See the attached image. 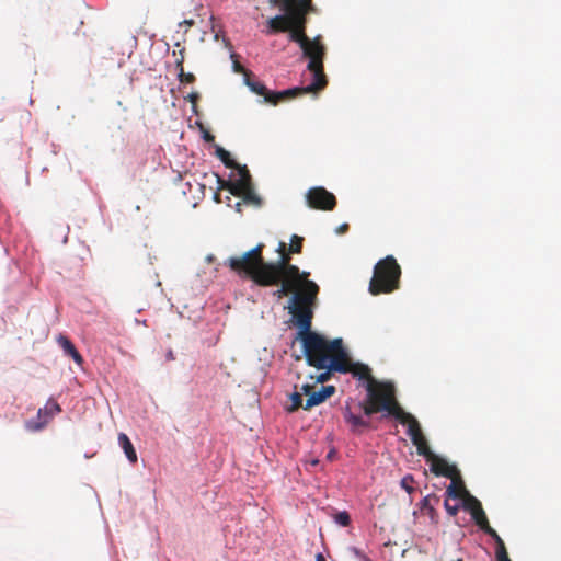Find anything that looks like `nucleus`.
<instances>
[{
    "mask_svg": "<svg viewBox=\"0 0 561 561\" xmlns=\"http://www.w3.org/2000/svg\"><path fill=\"white\" fill-rule=\"evenodd\" d=\"M304 354L309 366L317 369L336 370L339 373H351L354 378L364 380L369 385L370 380H377L371 375V369L363 363H352L342 339L332 341L323 335H310L307 340Z\"/></svg>",
    "mask_w": 561,
    "mask_h": 561,
    "instance_id": "nucleus-1",
    "label": "nucleus"
},
{
    "mask_svg": "<svg viewBox=\"0 0 561 561\" xmlns=\"http://www.w3.org/2000/svg\"><path fill=\"white\" fill-rule=\"evenodd\" d=\"M272 286H277L273 293L278 300L291 295L288 305V311L296 320L299 328L297 339L301 341L302 348L306 347L307 340L310 335L319 333L311 331L313 311L312 306L319 294V286L309 278L280 276V279Z\"/></svg>",
    "mask_w": 561,
    "mask_h": 561,
    "instance_id": "nucleus-2",
    "label": "nucleus"
},
{
    "mask_svg": "<svg viewBox=\"0 0 561 561\" xmlns=\"http://www.w3.org/2000/svg\"><path fill=\"white\" fill-rule=\"evenodd\" d=\"M287 33L289 41L299 44L304 56L309 58L307 68L313 75V81L310 85L318 91L324 89L328 84L323 68L325 48L320 41V36L310 39L307 36L306 31L291 26L287 30Z\"/></svg>",
    "mask_w": 561,
    "mask_h": 561,
    "instance_id": "nucleus-3",
    "label": "nucleus"
},
{
    "mask_svg": "<svg viewBox=\"0 0 561 561\" xmlns=\"http://www.w3.org/2000/svg\"><path fill=\"white\" fill-rule=\"evenodd\" d=\"M365 389L366 398L359 403L365 415L386 412L387 415L396 417L403 410L397 400L392 382L370 380L369 385H365Z\"/></svg>",
    "mask_w": 561,
    "mask_h": 561,
    "instance_id": "nucleus-4",
    "label": "nucleus"
},
{
    "mask_svg": "<svg viewBox=\"0 0 561 561\" xmlns=\"http://www.w3.org/2000/svg\"><path fill=\"white\" fill-rule=\"evenodd\" d=\"M401 267L392 255L379 260L369 282V293L374 296L390 294L400 287Z\"/></svg>",
    "mask_w": 561,
    "mask_h": 561,
    "instance_id": "nucleus-5",
    "label": "nucleus"
},
{
    "mask_svg": "<svg viewBox=\"0 0 561 561\" xmlns=\"http://www.w3.org/2000/svg\"><path fill=\"white\" fill-rule=\"evenodd\" d=\"M264 244L259 243L253 249L243 253L241 256H231L226 261V265L239 276L248 277L257 285V275L270 263L263 257Z\"/></svg>",
    "mask_w": 561,
    "mask_h": 561,
    "instance_id": "nucleus-6",
    "label": "nucleus"
},
{
    "mask_svg": "<svg viewBox=\"0 0 561 561\" xmlns=\"http://www.w3.org/2000/svg\"><path fill=\"white\" fill-rule=\"evenodd\" d=\"M291 254L289 250L278 255L274 262H270L262 273L257 275V285L261 287H272V284L278 282L280 276L308 278L309 272L300 271L297 265L291 264Z\"/></svg>",
    "mask_w": 561,
    "mask_h": 561,
    "instance_id": "nucleus-7",
    "label": "nucleus"
},
{
    "mask_svg": "<svg viewBox=\"0 0 561 561\" xmlns=\"http://www.w3.org/2000/svg\"><path fill=\"white\" fill-rule=\"evenodd\" d=\"M247 85L250 90L264 96V101L272 105H277L280 102L294 99L298 95L317 92L318 90L312 88L310 84L304 88H291L284 91H270L262 82L247 79Z\"/></svg>",
    "mask_w": 561,
    "mask_h": 561,
    "instance_id": "nucleus-8",
    "label": "nucleus"
},
{
    "mask_svg": "<svg viewBox=\"0 0 561 561\" xmlns=\"http://www.w3.org/2000/svg\"><path fill=\"white\" fill-rule=\"evenodd\" d=\"M307 204L310 208L320 210H333L336 206L334 194L322 186L311 187L306 194Z\"/></svg>",
    "mask_w": 561,
    "mask_h": 561,
    "instance_id": "nucleus-9",
    "label": "nucleus"
},
{
    "mask_svg": "<svg viewBox=\"0 0 561 561\" xmlns=\"http://www.w3.org/2000/svg\"><path fill=\"white\" fill-rule=\"evenodd\" d=\"M234 169H237L239 173L238 180L226 181L218 178V183L220 190H227L232 195H239L241 191H244V188L253 186V184L247 165L238 164V167H236Z\"/></svg>",
    "mask_w": 561,
    "mask_h": 561,
    "instance_id": "nucleus-10",
    "label": "nucleus"
},
{
    "mask_svg": "<svg viewBox=\"0 0 561 561\" xmlns=\"http://www.w3.org/2000/svg\"><path fill=\"white\" fill-rule=\"evenodd\" d=\"M270 4L279 7L284 12L288 13L290 26L306 31L307 14L306 10L288 7L290 0H268Z\"/></svg>",
    "mask_w": 561,
    "mask_h": 561,
    "instance_id": "nucleus-11",
    "label": "nucleus"
},
{
    "mask_svg": "<svg viewBox=\"0 0 561 561\" xmlns=\"http://www.w3.org/2000/svg\"><path fill=\"white\" fill-rule=\"evenodd\" d=\"M428 462H431V471L435 476H442L449 479L459 478V470L457 467L448 463L444 458L435 455Z\"/></svg>",
    "mask_w": 561,
    "mask_h": 561,
    "instance_id": "nucleus-12",
    "label": "nucleus"
},
{
    "mask_svg": "<svg viewBox=\"0 0 561 561\" xmlns=\"http://www.w3.org/2000/svg\"><path fill=\"white\" fill-rule=\"evenodd\" d=\"M334 393V386H322L319 391L313 390L312 393H310V397L306 400L304 410H310L311 408L321 404Z\"/></svg>",
    "mask_w": 561,
    "mask_h": 561,
    "instance_id": "nucleus-13",
    "label": "nucleus"
},
{
    "mask_svg": "<svg viewBox=\"0 0 561 561\" xmlns=\"http://www.w3.org/2000/svg\"><path fill=\"white\" fill-rule=\"evenodd\" d=\"M401 424L408 425V435L410 438L415 436H420L422 433L421 425L419 421L411 413L402 410L396 417Z\"/></svg>",
    "mask_w": 561,
    "mask_h": 561,
    "instance_id": "nucleus-14",
    "label": "nucleus"
},
{
    "mask_svg": "<svg viewBox=\"0 0 561 561\" xmlns=\"http://www.w3.org/2000/svg\"><path fill=\"white\" fill-rule=\"evenodd\" d=\"M267 34L285 33L290 28L288 13L270 18L267 21Z\"/></svg>",
    "mask_w": 561,
    "mask_h": 561,
    "instance_id": "nucleus-15",
    "label": "nucleus"
},
{
    "mask_svg": "<svg viewBox=\"0 0 561 561\" xmlns=\"http://www.w3.org/2000/svg\"><path fill=\"white\" fill-rule=\"evenodd\" d=\"M57 343L64 350L65 354L70 356L78 365H81L83 363V357L77 351L73 343L66 335L60 334L57 337Z\"/></svg>",
    "mask_w": 561,
    "mask_h": 561,
    "instance_id": "nucleus-16",
    "label": "nucleus"
},
{
    "mask_svg": "<svg viewBox=\"0 0 561 561\" xmlns=\"http://www.w3.org/2000/svg\"><path fill=\"white\" fill-rule=\"evenodd\" d=\"M474 523L482 529L485 534L491 536L492 538L497 536L499 534L490 526L488 517L482 507H476L473 515H471Z\"/></svg>",
    "mask_w": 561,
    "mask_h": 561,
    "instance_id": "nucleus-17",
    "label": "nucleus"
},
{
    "mask_svg": "<svg viewBox=\"0 0 561 561\" xmlns=\"http://www.w3.org/2000/svg\"><path fill=\"white\" fill-rule=\"evenodd\" d=\"M61 411L59 404L55 400H48L45 404L44 409H39L37 416L42 420V423L37 425L35 428H41L44 424L48 422L50 417Z\"/></svg>",
    "mask_w": 561,
    "mask_h": 561,
    "instance_id": "nucleus-18",
    "label": "nucleus"
},
{
    "mask_svg": "<svg viewBox=\"0 0 561 561\" xmlns=\"http://www.w3.org/2000/svg\"><path fill=\"white\" fill-rule=\"evenodd\" d=\"M344 420L352 426L353 431L368 427V421H365L360 415L354 414L347 405L344 410Z\"/></svg>",
    "mask_w": 561,
    "mask_h": 561,
    "instance_id": "nucleus-19",
    "label": "nucleus"
},
{
    "mask_svg": "<svg viewBox=\"0 0 561 561\" xmlns=\"http://www.w3.org/2000/svg\"><path fill=\"white\" fill-rule=\"evenodd\" d=\"M467 493L468 491L460 477L451 479V483L446 490L447 496L453 499H463Z\"/></svg>",
    "mask_w": 561,
    "mask_h": 561,
    "instance_id": "nucleus-20",
    "label": "nucleus"
},
{
    "mask_svg": "<svg viewBox=\"0 0 561 561\" xmlns=\"http://www.w3.org/2000/svg\"><path fill=\"white\" fill-rule=\"evenodd\" d=\"M118 444L123 448L127 459L131 463H136L138 460L137 453H136L130 439L128 438V436L125 433L118 434Z\"/></svg>",
    "mask_w": 561,
    "mask_h": 561,
    "instance_id": "nucleus-21",
    "label": "nucleus"
},
{
    "mask_svg": "<svg viewBox=\"0 0 561 561\" xmlns=\"http://www.w3.org/2000/svg\"><path fill=\"white\" fill-rule=\"evenodd\" d=\"M237 196L241 197L243 203L247 205H251L254 207L262 206V198L255 193L253 186L244 188V191H241V193Z\"/></svg>",
    "mask_w": 561,
    "mask_h": 561,
    "instance_id": "nucleus-22",
    "label": "nucleus"
},
{
    "mask_svg": "<svg viewBox=\"0 0 561 561\" xmlns=\"http://www.w3.org/2000/svg\"><path fill=\"white\" fill-rule=\"evenodd\" d=\"M216 156L221 160V162L227 168L234 169L239 164L233 159H231L230 152L224 149L222 147L218 146L216 148Z\"/></svg>",
    "mask_w": 561,
    "mask_h": 561,
    "instance_id": "nucleus-23",
    "label": "nucleus"
},
{
    "mask_svg": "<svg viewBox=\"0 0 561 561\" xmlns=\"http://www.w3.org/2000/svg\"><path fill=\"white\" fill-rule=\"evenodd\" d=\"M493 539L495 540V543H496V560L497 561H511V559L508 558L506 548H505V543L502 540V538L497 535V536L493 537Z\"/></svg>",
    "mask_w": 561,
    "mask_h": 561,
    "instance_id": "nucleus-24",
    "label": "nucleus"
},
{
    "mask_svg": "<svg viewBox=\"0 0 561 561\" xmlns=\"http://www.w3.org/2000/svg\"><path fill=\"white\" fill-rule=\"evenodd\" d=\"M493 539L495 540V543H496V560L497 561H511V559L508 558L506 548H505V543L502 540V538L497 535V536L493 537Z\"/></svg>",
    "mask_w": 561,
    "mask_h": 561,
    "instance_id": "nucleus-25",
    "label": "nucleus"
},
{
    "mask_svg": "<svg viewBox=\"0 0 561 561\" xmlns=\"http://www.w3.org/2000/svg\"><path fill=\"white\" fill-rule=\"evenodd\" d=\"M493 539L495 540V543H496V560L497 561H511V559L508 558L506 548H505V543L502 540V538L497 535V536L493 537Z\"/></svg>",
    "mask_w": 561,
    "mask_h": 561,
    "instance_id": "nucleus-26",
    "label": "nucleus"
},
{
    "mask_svg": "<svg viewBox=\"0 0 561 561\" xmlns=\"http://www.w3.org/2000/svg\"><path fill=\"white\" fill-rule=\"evenodd\" d=\"M302 244L304 238L297 234H293L288 245L289 253L300 254L302 251Z\"/></svg>",
    "mask_w": 561,
    "mask_h": 561,
    "instance_id": "nucleus-27",
    "label": "nucleus"
},
{
    "mask_svg": "<svg viewBox=\"0 0 561 561\" xmlns=\"http://www.w3.org/2000/svg\"><path fill=\"white\" fill-rule=\"evenodd\" d=\"M463 507L473 515L476 507H482L480 501L474 496L470 495L469 492L463 497Z\"/></svg>",
    "mask_w": 561,
    "mask_h": 561,
    "instance_id": "nucleus-28",
    "label": "nucleus"
},
{
    "mask_svg": "<svg viewBox=\"0 0 561 561\" xmlns=\"http://www.w3.org/2000/svg\"><path fill=\"white\" fill-rule=\"evenodd\" d=\"M290 400H291V405L287 409L288 412H295L299 408L304 409L305 403H304V400L301 397V392L295 391L294 393H291Z\"/></svg>",
    "mask_w": 561,
    "mask_h": 561,
    "instance_id": "nucleus-29",
    "label": "nucleus"
},
{
    "mask_svg": "<svg viewBox=\"0 0 561 561\" xmlns=\"http://www.w3.org/2000/svg\"><path fill=\"white\" fill-rule=\"evenodd\" d=\"M311 1L312 0H290L288 7H293L296 10L302 9L306 10V12H309L311 9Z\"/></svg>",
    "mask_w": 561,
    "mask_h": 561,
    "instance_id": "nucleus-30",
    "label": "nucleus"
},
{
    "mask_svg": "<svg viewBox=\"0 0 561 561\" xmlns=\"http://www.w3.org/2000/svg\"><path fill=\"white\" fill-rule=\"evenodd\" d=\"M417 454L423 456L428 462L435 454L431 450L427 440L424 444H421L420 447H416Z\"/></svg>",
    "mask_w": 561,
    "mask_h": 561,
    "instance_id": "nucleus-31",
    "label": "nucleus"
},
{
    "mask_svg": "<svg viewBox=\"0 0 561 561\" xmlns=\"http://www.w3.org/2000/svg\"><path fill=\"white\" fill-rule=\"evenodd\" d=\"M414 478L411 474H407L401 479L400 485L402 489H404L409 494H412L414 492L413 484Z\"/></svg>",
    "mask_w": 561,
    "mask_h": 561,
    "instance_id": "nucleus-32",
    "label": "nucleus"
},
{
    "mask_svg": "<svg viewBox=\"0 0 561 561\" xmlns=\"http://www.w3.org/2000/svg\"><path fill=\"white\" fill-rule=\"evenodd\" d=\"M172 54L175 57L176 70H181L182 71V68H184L183 64H184V58H185V48L183 47L179 51L173 50Z\"/></svg>",
    "mask_w": 561,
    "mask_h": 561,
    "instance_id": "nucleus-33",
    "label": "nucleus"
},
{
    "mask_svg": "<svg viewBox=\"0 0 561 561\" xmlns=\"http://www.w3.org/2000/svg\"><path fill=\"white\" fill-rule=\"evenodd\" d=\"M178 77L180 82L182 83H193L195 81V76L191 72H185L184 68L181 70H178Z\"/></svg>",
    "mask_w": 561,
    "mask_h": 561,
    "instance_id": "nucleus-34",
    "label": "nucleus"
},
{
    "mask_svg": "<svg viewBox=\"0 0 561 561\" xmlns=\"http://www.w3.org/2000/svg\"><path fill=\"white\" fill-rule=\"evenodd\" d=\"M335 522H336L339 525L346 527V526H348V525H350V523H351V517H350L348 513H346V512H341V513L336 514V516H335Z\"/></svg>",
    "mask_w": 561,
    "mask_h": 561,
    "instance_id": "nucleus-35",
    "label": "nucleus"
},
{
    "mask_svg": "<svg viewBox=\"0 0 561 561\" xmlns=\"http://www.w3.org/2000/svg\"><path fill=\"white\" fill-rule=\"evenodd\" d=\"M444 505L450 516H456L458 514L459 505H450L447 500L445 501Z\"/></svg>",
    "mask_w": 561,
    "mask_h": 561,
    "instance_id": "nucleus-36",
    "label": "nucleus"
},
{
    "mask_svg": "<svg viewBox=\"0 0 561 561\" xmlns=\"http://www.w3.org/2000/svg\"><path fill=\"white\" fill-rule=\"evenodd\" d=\"M313 390H314V386L305 383L300 387L298 392H301V397L307 396L309 398L310 393H312Z\"/></svg>",
    "mask_w": 561,
    "mask_h": 561,
    "instance_id": "nucleus-37",
    "label": "nucleus"
},
{
    "mask_svg": "<svg viewBox=\"0 0 561 561\" xmlns=\"http://www.w3.org/2000/svg\"><path fill=\"white\" fill-rule=\"evenodd\" d=\"M413 445L415 447H420L421 444H424L426 442V438L423 434H421L420 436H415L413 438H411Z\"/></svg>",
    "mask_w": 561,
    "mask_h": 561,
    "instance_id": "nucleus-38",
    "label": "nucleus"
},
{
    "mask_svg": "<svg viewBox=\"0 0 561 561\" xmlns=\"http://www.w3.org/2000/svg\"><path fill=\"white\" fill-rule=\"evenodd\" d=\"M331 371L332 370H327L324 373H321L318 377H317V382H325L327 380H329L330 376H331Z\"/></svg>",
    "mask_w": 561,
    "mask_h": 561,
    "instance_id": "nucleus-39",
    "label": "nucleus"
},
{
    "mask_svg": "<svg viewBox=\"0 0 561 561\" xmlns=\"http://www.w3.org/2000/svg\"><path fill=\"white\" fill-rule=\"evenodd\" d=\"M288 251V245L286 244V242L284 241H280L278 243V247L276 249V252L278 253V255L283 254V253H286Z\"/></svg>",
    "mask_w": 561,
    "mask_h": 561,
    "instance_id": "nucleus-40",
    "label": "nucleus"
},
{
    "mask_svg": "<svg viewBox=\"0 0 561 561\" xmlns=\"http://www.w3.org/2000/svg\"><path fill=\"white\" fill-rule=\"evenodd\" d=\"M348 230V225L347 224H342L341 226H339L336 228V232L337 233H344Z\"/></svg>",
    "mask_w": 561,
    "mask_h": 561,
    "instance_id": "nucleus-41",
    "label": "nucleus"
},
{
    "mask_svg": "<svg viewBox=\"0 0 561 561\" xmlns=\"http://www.w3.org/2000/svg\"><path fill=\"white\" fill-rule=\"evenodd\" d=\"M198 98H199V95H198V93H197V92H193V93H191V94L188 95V100H190L193 104L197 102Z\"/></svg>",
    "mask_w": 561,
    "mask_h": 561,
    "instance_id": "nucleus-42",
    "label": "nucleus"
},
{
    "mask_svg": "<svg viewBox=\"0 0 561 561\" xmlns=\"http://www.w3.org/2000/svg\"><path fill=\"white\" fill-rule=\"evenodd\" d=\"M165 358L167 360L171 362V360H174L175 359V356L173 354V351L172 350H169L165 354Z\"/></svg>",
    "mask_w": 561,
    "mask_h": 561,
    "instance_id": "nucleus-43",
    "label": "nucleus"
},
{
    "mask_svg": "<svg viewBox=\"0 0 561 561\" xmlns=\"http://www.w3.org/2000/svg\"><path fill=\"white\" fill-rule=\"evenodd\" d=\"M234 70L240 72V71H243V68H242V66L240 64L234 62Z\"/></svg>",
    "mask_w": 561,
    "mask_h": 561,
    "instance_id": "nucleus-44",
    "label": "nucleus"
},
{
    "mask_svg": "<svg viewBox=\"0 0 561 561\" xmlns=\"http://www.w3.org/2000/svg\"><path fill=\"white\" fill-rule=\"evenodd\" d=\"M204 138H205L206 141H213L214 140V136L208 134V133L205 134Z\"/></svg>",
    "mask_w": 561,
    "mask_h": 561,
    "instance_id": "nucleus-45",
    "label": "nucleus"
},
{
    "mask_svg": "<svg viewBox=\"0 0 561 561\" xmlns=\"http://www.w3.org/2000/svg\"><path fill=\"white\" fill-rule=\"evenodd\" d=\"M316 561H327L322 553L316 556Z\"/></svg>",
    "mask_w": 561,
    "mask_h": 561,
    "instance_id": "nucleus-46",
    "label": "nucleus"
},
{
    "mask_svg": "<svg viewBox=\"0 0 561 561\" xmlns=\"http://www.w3.org/2000/svg\"><path fill=\"white\" fill-rule=\"evenodd\" d=\"M332 457H333V451H330V453L328 454V458H332Z\"/></svg>",
    "mask_w": 561,
    "mask_h": 561,
    "instance_id": "nucleus-47",
    "label": "nucleus"
},
{
    "mask_svg": "<svg viewBox=\"0 0 561 561\" xmlns=\"http://www.w3.org/2000/svg\"><path fill=\"white\" fill-rule=\"evenodd\" d=\"M240 206H241V203H237V209H238V211H240Z\"/></svg>",
    "mask_w": 561,
    "mask_h": 561,
    "instance_id": "nucleus-48",
    "label": "nucleus"
}]
</instances>
